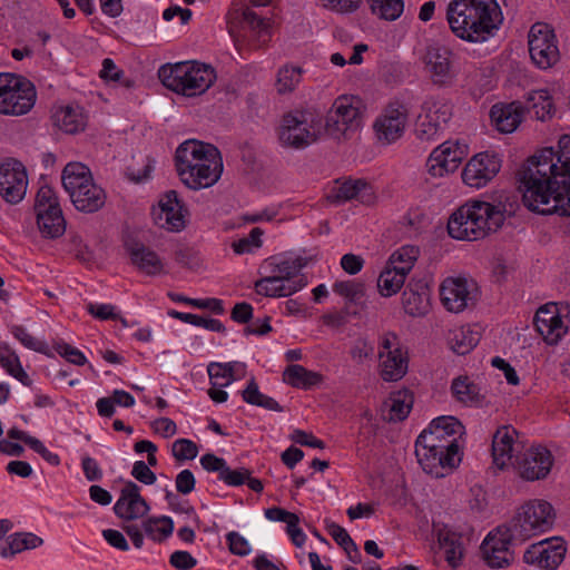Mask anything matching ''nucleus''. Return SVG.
Returning a JSON list of instances; mask_svg holds the SVG:
<instances>
[{"mask_svg": "<svg viewBox=\"0 0 570 570\" xmlns=\"http://www.w3.org/2000/svg\"><path fill=\"white\" fill-rule=\"evenodd\" d=\"M501 157L492 151H483L471 157L462 169V181L475 189L485 187L500 171Z\"/></svg>", "mask_w": 570, "mask_h": 570, "instance_id": "obj_19", "label": "nucleus"}, {"mask_svg": "<svg viewBox=\"0 0 570 570\" xmlns=\"http://www.w3.org/2000/svg\"><path fill=\"white\" fill-rule=\"evenodd\" d=\"M553 455L544 446L532 445L515 459L514 471L525 481L542 480L553 466Z\"/></svg>", "mask_w": 570, "mask_h": 570, "instance_id": "obj_22", "label": "nucleus"}, {"mask_svg": "<svg viewBox=\"0 0 570 570\" xmlns=\"http://www.w3.org/2000/svg\"><path fill=\"white\" fill-rule=\"evenodd\" d=\"M35 212L37 217L43 215H52L55 212H62L56 191L48 185L39 188L36 200Z\"/></svg>", "mask_w": 570, "mask_h": 570, "instance_id": "obj_49", "label": "nucleus"}, {"mask_svg": "<svg viewBox=\"0 0 570 570\" xmlns=\"http://www.w3.org/2000/svg\"><path fill=\"white\" fill-rule=\"evenodd\" d=\"M445 18L451 32L469 43L488 41L503 22L497 0H451Z\"/></svg>", "mask_w": 570, "mask_h": 570, "instance_id": "obj_2", "label": "nucleus"}, {"mask_svg": "<svg viewBox=\"0 0 570 570\" xmlns=\"http://www.w3.org/2000/svg\"><path fill=\"white\" fill-rule=\"evenodd\" d=\"M413 394L409 390H399L390 394L385 401L390 421H402L407 417L413 406Z\"/></svg>", "mask_w": 570, "mask_h": 570, "instance_id": "obj_42", "label": "nucleus"}, {"mask_svg": "<svg viewBox=\"0 0 570 570\" xmlns=\"http://www.w3.org/2000/svg\"><path fill=\"white\" fill-rule=\"evenodd\" d=\"M402 303L406 314L411 316H422L428 313L430 303L426 292H416L406 289L402 294Z\"/></svg>", "mask_w": 570, "mask_h": 570, "instance_id": "obj_50", "label": "nucleus"}, {"mask_svg": "<svg viewBox=\"0 0 570 570\" xmlns=\"http://www.w3.org/2000/svg\"><path fill=\"white\" fill-rule=\"evenodd\" d=\"M28 175L23 164L8 158L0 163V196L9 204L20 203L27 193Z\"/></svg>", "mask_w": 570, "mask_h": 570, "instance_id": "obj_21", "label": "nucleus"}, {"mask_svg": "<svg viewBox=\"0 0 570 570\" xmlns=\"http://www.w3.org/2000/svg\"><path fill=\"white\" fill-rule=\"evenodd\" d=\"M161 83L173 92L193 98L205 94L215 82L216 72L209 65L198 61L167 63L159 68Z\"/></svg>", "mask_w": 570, "mask_h": 570, "instance_id": "obj_5", "label": "nucleus"}, {"mask_svg": "<svg viewBox=\"0 0 570 570\" xmlns=\"http://www.w3.org/2000/svg\"><path fill=\"white\" fill-rule=\"evenodd\" d=\"M419 60L424 75L434 86L446 88L456 81L459 69L455 55L449 47L432 42L421 51Z\"/></svg>", "mask_w": 570, "mask_h": 570, "instance_id": "obj_11", "label": "nucleus"}, {"mask_svg": "<svg viewBox=\"0 0 570 570\" xmlns=\"http://www.w3.org/2000/svg\"><path fill=\"white\" fill-rule=\"evenodd\" d=\"M132 265L147 276H160L168 273L167 263L157 252L144 244H134L128 247Z\"/></svg>", "mask_w": 570, "mask_h": 570, "instance_id": "obj_32", "label": "nucleus"}, {"mask_svg": "<svg viewBox=\"0 0 570 570\" xmlns=\"http://www.w3.org/2000/svg\"><path fill=\"white\" fill-rule=\"evenodd\" d=\"M62 185L71 203L82 213H95L104 207L107 196L95 183L90 169L81 163H69L62 170Z\"/></svg>", "mask_w": 570, "mask_h": 570, "instance_id": "obj_6", "label": "nucleus"}, {"mask_svg": "<svg viewBox=\"0 0 570 570\" xmlns=\"http://www.w3.org/2000/svg\"><path fill=\"white\" fill-rule=\"evenodd\" d=\"M198 452L197 444L189 439H178L171 445V454L179 462L194 460Z\"/></svg>", "mask_w": 570, "mask_h": 570, "instance_id": "obj_56", "label": "nucleus"}, {"mask_svg": "<svg viewBox=\"0 0 570 570\" xmlns=\"http://www.w3.org/2000/svg\"><path fill=\"white\" fill-rule=\"evenodd\" d=\"M480 341V333L470 326H460L449 334V344L453 352L465 355L471 352Z\"/></svg>", "mask_w": 570, "mask_h": 570, "instance_id": "obj_40", "label": "nucleus"}, {"mask_svg": "<svg viewBox=\"0 0 570 570\" xmlns=\"http://www.w3.org/2000/svg\"><path fill=\"white\" fill-rule=\"evenodd\" d=\"M0 366L24 386H31L32 380L23 370L19 356L13 351L0 348Z\"/></svg>", "mask_w": 570, "mask_h": 570, "instance_id": "obj_44", "label": "nucleus"}, {"mask_svg": "<svg viewBox=\"0 0 570 570\" xmlns=\"http://www.w3.org/2000/svg\"><path fill=\"white\" fill-rule=\"evenodd\" d=\"M226 542L229 551L235 556L245 557L252 551L249 542L236 531L226 534Z\"/></svg>", "mask_w": 570, "mask_h": 570, "instance_id": "obj_59", "label": "nucleus"}, {"mask_svg": "<svg viewBox=\"0 0 570 570\" xmlns=\"http://www.w3.org/2000/svg\"><path fill=\"white\" fill-rule=\"evenodd\" d=\"M502 206L482 200H470L449 218L448 233L459 240H479L497 232L504 223Z\"/></svg>", "mask_w": 570, "mask_h": 570, "instance_id": "obj_4", "label": "nucleus"}, {"mask_svg": "<svg viewBox=\"0 0 570 570\" xmlns=\"http://www.w3.org/2000/svg\"><path fill=\"white\" fill-rule=\"evenodd\" d=\"M155 224L168 232H180L186 225V210L175 190L167 191L153 209Z\"/></svg>", "mask_w": 570, "mask_h": 570, "instance_id": "obj_29", "label": "nucleus"}, {"mask_svg": "<svg viewBox=\"0 0 570 570\" xmlns=\"http://www.w3.org/2000/svg\"><path fill=\"white\" fill-rule=\"evenodd\" d=\"M263 234H264V232L259 227L253 228L250 230V233L248 234V236L233 242V244H232L233 250L238 255L254 253L263 244V240H262Z\"/></svg>", "mask_w": 570, "mask_h": 570, "instance_id": "obj_55", "label": "nucleus"}, {"mask_svg": "<svg viewBox=\"0 0 570 570\" xmlns=\"http://www.w3.org/2000/svg\"><path fill=\"white\" fill-rule=\"evenodd\" d=\"M518 432L509 425L500 426L492 438V459L493 464L499 470H505L515 465V459L519 456L521 445L518 441Z\"/></svg>", "mask_w": 570, "mask_h": 570, "instance_id": "obj_27", "label": "nucleus"}, {"mask_svg": "<svg viewBox=\"0 0 570 570\" xmlns=\"http://www.w3.org/2000/svg\"><path fill=\"white\" fill-rule=\"evenodd\" d=\"M322 127V116L315 110H294L283 117L278 138L283 146L302 149L318 139Z\"/></svg>", "mask_w": 570, "mask_h": 570, "instance_id": "obj_8", "label": "nucleus"}, {"mask_svg": "<svg viewBox=\"0 0 570 570\" xmlns=\"http://www.w3.org/2000/svg\"><path fill=\"white\" fill-rule=\"evenodd\" d=\"M55 350L60 356H62L72 364L83 365L87 362V358L81 351L69 345L66 342L57 343Z\"/></svg>", "mask_w": 570, "mask_h": 570, "instance_id": "obj_60", "label": "nucleus"}, {"mask_svg": "<svg viewBox=\"0 0 570 570\" xmlns=\"http://www.w3.org/2000/svg\"><path fill=\"white\" fill-rule=\"evenodd\" d=\"M332 197L338 203L356 199L366 205H371L375 200L372 186L362 179L337 181L332 190Z\"/></svg>", "mask_w": 570, "mask_h": 570, "instance_id": "obj_34", "label": "nucleus"}, {"mask_svg": "<svg viewBox=\"0 0 570 570\" xmlns=\"http://www.w3.org/2000/svg\"><path fill=\"white\" fill-rule=\"evenodd\" d=\"M37 91L26 78L13 73H0V114L22 116L35 106Z\"/></svg>", "mask_w": 570, "mask_h": 570, "instance_id": "obj_10", "label": "nucleus"}, {"mask_svg": "<svg viewBox=\"0 0 570 570\" xmlns=\"http://www.w3.org/2000/svg\"><path fill=\"white\" fill-rule=\"evenodd\" d=\"M87 311L94 317L101 321L118 318L116 307L111 304L89 303L87 305Z\"/></svg>", "mask_w": 570, "mask_h": 570, "instance_id": "obj_64", "label": "nucleus"}, {"mask_svg": "<svg viewBox=\"0 0 570 570\" xmlns=\"http://www.w3.org/2000/svg\"><path fill=\"white\" fill-rule=\"evenodd\" d=\"M242 396L243 400L248 404L276 412L283 411V407L276 400L259 392L258 385L254 377H252L248 382L246 389L242 393Z\"/></svg>", "mask_w": 570, "mask_h": 570, "instance_id": "obj_46", "label": "nucleus"}, {"mask_svg": "<svg viewBox=\"0 0 570 570\" xmlns=\"http://www.w3.org/2000/svg\"><path fill=\"white\" fill-rule=\"evenodd\" d=\"M377 357L379 374L383 381L396 382L407 373V351L395 333L385 332L379 337Z\"/></svg>", "mask_w": 570, "mask_h": 570, "instance_id": "obj_12", "label": "nucleus"}, {"mask_svg": "<svg viewBox=\"0 0 570 570\" xmlns=\"http://www.w3.org/2000/svg\"><path fill=\"white\" fill-rule=\"evenodd\" d=\"M451 393L458 402L466 406L481 405L484 400L482 389L474 382V380L466 375H460L453 379L451 383Z\"/></svg>", "mask_w": 570, "mask_h": 570, "instance_id": "obj_37", "label": "nucleus"}, {"mask_svg": "<svg viewBox=\"0 0 570 570\" xmlns=\"http://www.w3.org/2000/svg\"><path fill=\"white\" fill-rule=\"evenodd\" d=\"M534 326L547 344L553 345L568 333V322L556 303L541 306L534 316Z\"/></svg>", "mask_w": 570, "mask_h": 570, "instance_id": "obj_26", "label": "nucleus"}, {"mask_svg": "<svg viewBox=\"0 0 570 570\" xmlns=\"http://www.w3.org/2000/svg\"><path fill=\"white\" fill-rule=\"evenodd\" d=\"M13 336L27 348L41 352L45 347V344L32 336L24 327L14 326L12 327Z\"/></svg>", "mask_w": 570, "mask_h": 570, "instance_id": "obj_61", "label": "nucleus"}, {"mask_svg": "<svg viewBox=\"0 0 570 570\" xmlns=\"http://www.w3.org/2000/svg\"><path fill=\"white\" fill-rule=\"evenodd\" d=\"M419 255V247L414 245H404L390 256L386 264L390 265V267L394 266L396 271L403 273L407 277L417 261Z\"/></svg>", "mask_w": 570, "mask_h": 570, "instance_id": "obj_43", "label": "nucleus"}, {"mask_svg": "<svg viewBox=\"0 0 570 570\" xmlns=\"http://www.w3.org/2000/svg\"><path fill=\"white\" fill-rule=\"evenodd\" d=\"M302 81V69L296 66H283L278 69L276 89L279 94L294 91Z\"/></svg>", "mask_w": 570, "mask_h": 570, "instance_id": "obj_53", "label": "nucleus"}, {"mask_svg": "<svg viewBox=\"0 0 570 570\" xmlns=\"http://www.w3.org/2000/svg\"><path fill=\"white\" fill-rule=\"evenodd\" d=\"M439 542L446 562L452 568H456L463 558V547L460 538L454 533L445 532L440 534Z\"/></svg>", "mask_w": 570, "mask_h": 570, "instance_id": "obj_51", "label": "nucleus"}, {"mask_svg": "<svg viewBox=\"0 0 570 570\" xmlns=\"http://www.w3.org/2000/svg\"><path fill=\"white\" fill-rule=\"evenodd\" d=\"M207 372L213 386L226 387L234 381H238L246 375V365L242 362L233 361L227 363H210Z\"/></svg>", "mask_w": 570, "mask_h": 570, "instance_id": "obj_36", "label": "nucleus"}, {"mask_svg": "<svg viewBox=\"0 0 570 570\" xmlns=\"http://www.w3.org/2000/svg\"><path fill=\"white\" fill-rule=\"evenodd\" d=\"M99 75L104 80L118 82L127 88L132 86V81L127 78L124 79V71L119 69L110 58L104 59Z\"/></svg>", "mask_w": 570, "mask_h": 570, "instance_id": "obj_57", "label": "nucleus"}, {"mask_svg": "<svg viewBox=\"0 0 570 570\" xmlns=\"http://www.w3.org/2000/svg\"><path fill=\"white\" fill-rule=\"evenodd\" d=\"M464 434V426L454 416H440L422 431L419 439L428 441L433 448H445L448 451H462L460 440Z\"/></svg>", "mask_w": 570, "mask_h": 570, "instance_id": "obj_18", "label": "nucleus"}, {"mask_svg": "<svg viewBox=\"0 0 570 570\" xmlns=\"http://www.w3.org/2000/svg\"><path fill=\"white\" fill-rule=\"evenodd\" d=\"M142 528L149 539L161 542L171 535L174 522L169 517L149 518L142 522Z\"/></svg>", "mask_w": 570, "mask_h": 570, "instance_id": "obj_47", "label": "nucleus"}, {"mask_svg": "<svg viewBox=\"0 0 570 570\" xmlns=\"http://www.w3.org/2000/svg\"><path fill=\"white\" fill-rule=\"evenodd\" d=\"M114 510L117 517L129 521L145 517L149 511V505L141 497L140 488L129 481L121 489Z\"/></svg>", "mask_w": 570, "mask_h": 570, "instance_id": "obj_30", "label": "nucleus"}, {"mask_svg": "<svg viewBox=\"0 0 570 570\" xmlns=\"http://www.w3.org/2000/svg\"><path fill=\"white\" fill-rule=\"evenodd\" d=\"M406 276L395 267L385 264L376 281L377 292L382 297L396 295L403 287Z\"/></svg>", "mask_w": 570, "mask_h": 570, "instance_id": "obj_41", "label": "nucleus"}, {"mask_svg": "<svg viewBox=\"0 0 570 570\" xmlns=\"http://www.w3.org/2000/svg\"><path fill=\"white\" fill-rule=\"evenodd\" d=\"M169 563L177 570H190L197 564V560L188 551H175L170 554Z\"/></svg>", "mask_w": 570, "mask_h": 570, "instance_id": "obj_63", "label": "nucleus"}, {"mask_svg": "<svg viewBox=\"0 0 570 570\" xmlns=\"http://www.w3.org/2000/svg\"><path fill=\"white\" fill-rule=\"evenodd\" d=\"M566 547L562 540H544L532 544L523 554L527 564L542 570L557 569L564 559Z\"/></svg>", "mask_w": 570, "mask_h": 570, "instance_id": "obj_28", "label": "nucleus"}, {"mask_svg": "<svg viewBox=\"0 0 570 570\" xmlns=\"http://www.w3.org/2000/svg\"><path fill=\"white\" fill-rule=\"evenodd\" d=\"M453 116V106L444 97L430 96L422 106L416 124V135L421 140H434L445 129Z\"/></svg>", "mask_w": 570, "mask_h": 570, "instance_id": "obj_14", "label": "nucleus"}, {"mask_svg": "<svg viewBox=\"0 0 570 570\" xmlns=\"http://www.w3.org/2000/svg\"><path fill=\"white\" fill-rule=\"evenodd\" d=\"M37 225L42 236L48 238L60 237L66 230V222L62 212H55L52 215L37 217Z\"/></svg>", "mask_w": 570, "mask_h": 570, "instance_id": "obj_52", "label": "nucleus"}, {"mask_svg": "<svg viewBox=\"0 0 570 570\" xmlns=\"http://www.w3.org/2000/svg\"><path fill=\"white\" fill-rule=\"evenodd\" d=\"M409 124V109L400 101L387 104L372 124L374 139L380 146H390L405 134Z\"/></svg>", "mask_w": 570, "mask_h": 570, "instance_id": "obj_13", "label": "nucleus"}, {"mask_svg": "<svg viewBox=\"0 0 570 570\" xmlns=\"http://www.w3.org/2000/svg\"><path fill=\"white\" fill-rule=\"evenodd\" d=\"M333 292L351 303H356L365 296V284L357 279L336 281Z\"/></svg>", "mask_w": 570, "mask_h": 570, "instance_id": "obj_54", "label": "nucleus"}, {"mask_svg": "<svg viewBox=\"0 0 570 570\" xmlns=\"http://www.w3.org/2000/svg\"><path fill=\"white\" fill-rule=\"evenodd\" d=\"M528 46L530 58L539 69H549L560 59L557 36L547 23L537 22L530 28Z\"/></svg>", "mask_w": 570, "mask_h": 570, "instance_id": "obj_15", "label": "nucleus"}, {"mask_svg": "<svg viewBox=\"0 0 570 570\" xmlns=\"http://www.w3.org/2000/svg\"><path fill=\"white\" fill-rule=\"evenodd\" d=\"M252 472L248 469L240 468L236 470H232L228 465L225 469L223 475L220 476V481L229 487H239L245 483Z\"/></svg>", "mask_w": 570, "mask_h": 570, "instance_id": "obj_62", "label": "nucleus"}, {"mask_svg": "<svg viewBox=\"0 0 570 570\" xmlns=\"http://www.w3.org/2000/svg\"><path fill=\"white\" fill-rule=\"evenodd\" d=\"M527 104L533 109L538 120L544 121L552 116L553 101L547 89L532 90L527 95Z\"/></svg>", "mask_w": 570, "mask_h": 570, "instance_id": "obj_45", "label": "nucleus"}, {"mask_svg": "<svg viewBox=\"0 0 570 570\" xmlns=\"http://www.w3.org/2000/svg\"><path fill=\"white\" fill-rule=\"evenodd\" d=\"M362 102L358 97L343 95L337 97L330 110L327 130L340 138L346 136L348 130L360 126Z\"/></svg>", "mask_w": 570, "mask_h": 570, "instance_id": "obj_17", "label": "nucleus"}, {"mask_svg": "<svg viewBox=\"0 0 570 570\" xmlns=\"http://www.w3.org/2000/svg\"><path fill=\"white\" fill-rule=\"evenodd\" d=\"M308 259L295 252H284L265 258L258 267V274H272L284 283H293L304 276L301 271Z\"/></svg>", "mask_w": 570, "mask_h": 570, "instance_id": "obj_25", "label": "nucleus"}, {"mask_svg": "<svg viewBox=\"0 0 570 570\" xmlns=\"http://www.w3.org/2000/svg\"><path fill=\"white\" fill-rule=\"evenodd\" d=\"M175 164L181 183L194 190L215 185L224 169L219 150L196 139L185 140L177 147Z\"/></svg>", "mask_w": 570, "mask_h": 570, "instance_id": "obj_3", "label": "nucleus"}, {"mask_svg": "<svg viewBox=\"0 0 570 570\" xmlns=\"http://www.w3.org/2000/svg\"><path fill=\"white\" fill-rule=\"evenodd\" d=\"M428 441L416 439L415 455L423 471L434 478H444L459 466L462 451H448L445 448H433Z\"/></svg>", "mask_w": 570, "mask_h": 570, "instance_id": "obj_16", "label": "nucleus"}, {"mask_svg": "<svg viewBox=\"0 0 570 570\" xmlns=\"http://www.w3.org/2000/svg\"><path fill=\"white\" fill-rule=\"evenodd\" d=\"M520 180L523 204L531 212L570 216V161H562L552 147L528 159Z\"/></svg>", "mask_w": 570, "mask_h": 570, "instance_id": "obj_1", "label": "nucleus"}, {"mask_svg": "<svg viewBox=\"0 0 570 570\" xmlns=\"http://www.w3.org/2000/svg\"><path fill=\"white\" fill-rule=\"evenodd\" d=\"M514 539L512 528L498 527L491 531L482 542L481 550L487 563L492 568H504L513 560L510 550L511 540Z\"/></svg>", "mask_w": 570, "mask_h": 570, "instance_id": "obj_24", "label": "nucleus"}, {"mask_svg": "<svg viewBox=\"0 0 570 570\" xmlns=\"http://www.w3.org/2000/svg\"><path fill=\"white\" fill-rule=\"evenodd\" d=\"M42 542V539L33 533H14L0 546V556L11 558L24 550L38 548Z\"/></svg>", "mask_w": 570, "mask_h": 570, "instance_id": "obj_39", "label": "nucleus"}, {"mask_svg": "<svg viewBox=\"0 0 570 570\" xmlns=\"http://www.w3.org/2000/svg\"><path fill=\"white\" fill-rule=\"evenodd\" d=\"M283 381L293 387L309 390L323 382V375L299 364H293L284 370Z\"/></svg>", "mask_w": 570, "mask_h": 570, "instance_id": "obj_38", "label": "nucleus"}, {"mask_svg": "<svg viewBox=\"0 0 570 570\" xmlns=\"http://www.w3.org/2000/svg\"><path fill=\"white\" fill-rule=\"evenodd\" d=\"M320 4L332 12L341 14H351L356 12L363 0H317Z\"/></svg>", "mask_w": 570, "mask_h": 570, "instance_id": "obj_58", "label": "nucleus"}, {"mask_svg": "<svg viewBox=\"0 0 570 570\" xmlns=\"http://www.w3.org/2000/svg\"><path fill=\"white\" fill-rule=\"evenodd\" d=\"M53 125L70 135L82 131L87 126V115L78 105L59 106L52 114Z\"/></svg>", "mask_w": 570, "mask_h": 570, "instance_id": "obj_35", "label": "nucleus"}, {"mask_svg": "<svg viewBox=\"0 0 570 570\" xmlns=\"http://www.w3.org/2000/svg\"><path fill=\"white\" fill-rule=\"evenodd\" d=\"M556 511L546 500L533 499L525 502L513 519L511 528L514 539L525 541L553 528Z\"/></svg>", "mask_w": 570, "mask_h": 570, "instance_id": "obj_9", "label": "nucleus"}, {"mask_svg": "<svg viewBox=\"0 0 570 570\" xmlns=\"http://www.w3.org/2000/svg\"><path fill=\"white\" fill-rule=\"evenodd\" d=\"M440 297L445 309L460 313L474 303L476 286L464 277H446L440 285Z\"/></svg>", "mask_w": 570, "mask_h": 570, "instance_id": "obj_23", "label": "nucleus"}, {"mask_svg": "<svg viewBox=\"0 0 570 570\" xmlns=\"http://www.w3.org/2000/svg\"><path fill=\"white\" fill-rule=\"evenodd\" d=\"M468 145L460 140H446L432 150L428 160V173L433 177H444L454 173L468 155Z\"/></svg>", "mask_w": 570, "mask_h": 570, "instance_id": "obj_20", "label": "nucleus"}, {"mask_svg": "<svg viewBox=\"0 0 570 570\" xmlns=\"http://www.w3.org/2000/svg\"><path fill=\"white\" fill-rule=\"evenodd\" d=\"M373 14L386 21H395L404 11V0H367Z\"/></svg>", "mask_w": 570, "mask_h": 570, "instance_id": "obj_48", "label": "nucleus"}, {"mask_svg": "<svg viewBox=\"0 0 570 570\" xmlns=\"http://www.w3.org/2000/svg\"><path fill=\"white\" fill-rule=\"evenodd\" d=\"M225 19L229 33L237 41L248 40L253 48H258L271 39V19L256 13L246 0H233Z\"/></svg>", "mask_w": 570, "mask_h": 570, "instance_id": "obj_7", "label": "nucleus"}, {"mask_svg": "<svg viewBox=\"0 0 570 570\" xmlns=\"http://www.w3.org/2000/svg\"><path fill=\"white\" fill-rule=\"evenodd\" d=\"M523 116L524 109L518 101L495 104L490 111L492 124L503 134L513 132L521 124Z\"/></svg>", "mask_w": 570, "mask_h": 570, "instance_id": "obj_33", "label": "nucleus"}, {"mask_svg": "<svg viewBox=\"0 0 570 570\" xmlns=\"http://www.w3.org/2000/svg\"><path fill=\"white\" fill-rule=\"evenodd\" d=\"M259 278L254 283L256 294L265 297H288L302 291L308 282L305 276L298 277L293 283H284L279 277L272 274H259Z\"/></svg>", "mask_w": 570, "mask_h": 570, "instance_id": "obj_31", "label": "nucleus"}]
</instances>
